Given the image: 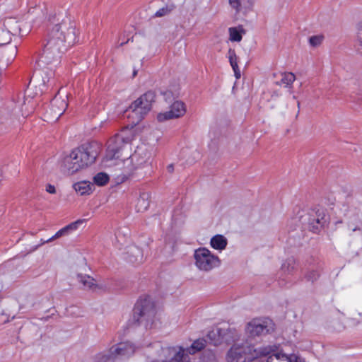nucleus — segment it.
I'll return each mask as SVG.
<instances>
[{
	"label": "nucleus",
	"mask_w": 362,
	"mask_h": 362,
	"mask_svg": "<svg viewBox=\"0 0 362 362\" xmlns=\"http://www.w3.org/2000/svg\"><path fill=\"white\" fill-rule=\"evenodd\" d=\"M17 54V46L8 45L0 47V69H5L11 64Z\"/></svg>",
	"instance_id": "f3484780"
},
{
	"label": "nucleus",
	"mask_w": 362,
	"mask_h": 362,
	"mask_svg": "<svg viewBox=\"0 0 362 362\" xmlns=\"http://www.w3.org/2000/svg\"><path fill=\"white\" fill-rule=\"evenodd\" d=\"M233 70L234 71L235 78H240V71L239 67L237 66V69H233Z\"/></svg>",
	"instance_id": "a19ab883"
},
{
	"label": "nucleus",
	"mask_w": 362,
	"mask_h": 362,
	"mask_svg": "<svg viewBox=\"0 0 362 362\" xmlns=\"http://www.w3.org/2000/svg\"><path fill=\"white\" fill-rule=\"evenodd\" d=\"M154 156L155 151L153 148L146 146L138 147L134 154L117 163L121 170L117 175V181L123 182L130 177L136 170L151 167Z\"/></svg>",
	"instance_id": "20e7f679"
},
{
	"label": "nucleus",
	"mask_w": 362,
	"mask_h": 362,
	"mask_svg": "<svg viewBox=\"0 0 362 362\" xmlns=\"http://www.w3.org/2000/svg\"><path fill=\"white\" fill-rule=\"evenodd\" d=\"M194 265L201 272H210L218 267L219 257L206 247H199L194 252Z\"/></svg>",
	"instance_id": "6e6552de"
},
{
	"label": "nucleus",
	"mask_w": 362,
	"mask_h": 362,
	"mask_svg": "<svg viewBox=\"0 0 362 362\" xmlns=\"http://www.w3.org/2000/svg\"><path fill=\"white\" fill-rule=\"evenodd\" d=\"M255 349L253 346L245 344H234L228 351L226 360L228 362H243L249 352Z\"/></svg>",
	"instance_id": "2eb2a0df"
},
{
	"label": "nucleus",
	"mask_w": 362,
	"mask_h": 362,
	"mask_svg": "<svg viewBox=\"0 0 362 362\" xmlns=\"http://www.w3.org/2000/svg\"><path fill=\"white\" fill-rule=\"evenodd\" d=\"M109 175L105 173H98L93 177V182L98 186H103L109 181Z\"/></svg>",
	"instance_id": "7c9ffc66"
},
{
	"label": "nucleus",
	"mask_w": 362,
	"mask_h": 362,
	"mask_svg": "<svg viewBox=\"0 0 362 362\" xmlns=\"http://www.w3.org/2000/svg\"><path fill=\"white\" fill-rule=\"evenodd\" d=\"M154 100L155 93L153 91H148L132 103L129 107L132 111V117H136L134 123H139L144 118L150 111Z\"/></svg>",
	"instance_id": "1a4fd4ad"
},
{
	"label": "nucleus",
	"mask_w": 362,
	"mask_h": 362,
	"mask_svg": "<svg viewBox=\"0 0 362 362\" xmlns=\"http://www.w3.org/2000/svg\"><path fill=\"white\" fill-rule=\"evenodd\" d=\"M163 96H164V98L165 100H168V99H170L172 96V93L171 91H169V90H167L165 92L163 93Z\"/></svg>",
	"instance_id": "ea45409f"
},
{
	"label": "nucleus",
	"mask_w": 362,
	"mask_h": 362,
	"mask_svg": "<svg viewBox=\"0 0 362 362\" xmlns=\"http://www.w3.org/2000/svg\"><path fill=\"white\" fill-rule=\"evenodd\" d=\"M83 223L82 220H77L76 221L72 222L65 227L59 230L53 236L44 241L43 243H49L57 238L62 236L68 235L70 233L77 230L78 226Z\"/></svg>",
	"instance_id": "aec40b11"
},
{
	"label": "nucleus",
	"mask_w": 362,
	"mask_h": 362,
	"mask_svg": "<svg viewBox=\"0 0 362 362\" xmlns=\"http://www.w3.org/2000/svg\"><path fill=\"white\" fill-rule=\"evenodd\" d=\"M99 147L95 143L82 144L73 149L62 160V170L69 175H73L78 171L93 164L99 153Z\"/></svg>",
	"instance_id": "7ed1b4c3"
},
{
	"label": "nucleus",
	"mask_w": 362,
	"mask_h": 362,
	"mask_svg": "<svg viewBox=\"0 0 362 362\" xmlns=\"http://www.w3.org/2000/svg\"><path fill=\"white\" fill-rule=\"evenodd\" d=\"M299 221L302 223L307 222L310 229L314 233H317L325 225L327 218L323 211H311L305 215H300Z\"/></svg>",
	"instance_id": "9b49d317"
},
{
	"label": "nucleus",
	"mask_w": 362,
	"mask_h": 362,
	"mask_svg": "<svg viewBox=\"0 0 362 362\" xmlns=\"http://www.w3.org/2000/svg\"><path fill=\"white\" fill-rule=\"evenodd\" d=\"M356 28H357V30H358V35L359 41L361 44V47L358 49V52L359 53H362V21H360L358 23Z\"/></svg>",
	"instance_id": "e433bc0d"
},
{
	"label": "nucleus",
	"mask_w": 362,
	"mask_h": 362,
	"mask_svg": "<svg viewBox=\"0 0 362 362\" xmlns=\"http://www.w3.org/2000/svg\"><path fill=\"white\" fill-rule=\"evenodd\" d=\"M93 184L86 180L79 181L73 185V188L80 196L88 195L92 192Z\"/></svg>",
	"instance_id": "5701e85b"
},
{
	"label": "nucleus",
	"mask_w": 362,
	"mask_h": 362,
	"mask_svg": "<svg viewBox=\"0 0 362 362\" xmlns=\"http://www.w3.org/2000/svg\"><path fill=\"white\" fill-rule=\"evenodd\" d=\"M272 328L269 319H254L246 326V332L251 336H259L267 333Z\"/></svg>",
	"instance_id": "f8f14e48"
},
{
	"label": "nucleus",
	"mask_w": 362,
	"mask_h": 362,
	"mask_svg": "<svg viewBox=\"0 0 362 362\" xmlns=\"http://www.w3.org/2000/svg\"><path fill=\"white\" fill-rule=\"evenodd\" d=\"M116 361L112 347L97 353L93 358V362H115Z\"/></svg>",
	"instance_id": "412c9836"
},
{
	"label": "nucleus",
	"mask_w": 362,
	"mask_h": 362,
	"mask_svg": "<svg viewBox=\"0 0 362 362\" xmlns=\"http://www.w3.org/2000/svg\"><path fill=\"white\" fill-rule=\"evenodd\" d=\"M149 199V192L143 191L139 193V197L136 199V203L135 206L137 212H143L148 208Z\"/></svg>",
	"instance_id": "b1692460"
},
{
	"label": "nucleus",
	"mask_w": 362,
	"mask_h": 362,
	"mask_svg": "<svg viewBox=\"0 0 362 362\" xmlns=\"http://www.w3.org/2000/svg\"><path fill=\"white\" fill-rule=\"evenodd\" d=\"M204 346L205 340L203 339H199L195 340L189 348L185 349V353L187 352V354H194L196 352L204 349Z\"/></svg>",
	"instance_id": "c85d7f7f"
},
{
	"label": "nucleus",
	"mask_w": 362,
	"mask_h": 362,
	"mask_svg": "<svg viewBox=\"0 0 362 362\" xmlns=\"http://www.w3.org/2000/svg\"><path fill=\"white\" fill-rule=\"evenodd\" d=\"M111 347L112 348L117 360H119L130 358L140 348V346L127 341L117 343Z\"/></svg>",
	"instance_id": "ddd939ff"
},
{
	"label": "nucleus",
	"mask_w": 362,
	"mask_h": 362,
	"mask_svg": "<svg viewBox=\"0 0 362 362\" xmlns=\"http://www.w3.org/2000/svg\"><path fill=\"white\" fill-rule=\"evenodd\" d=\"M230 6L236 12H240L242 9L241 0H228Z\"/></svg>",
	"instance_id": "72a5a7b5"
},
{
	"label": "nucleus",
	"mask_w": 362,
	"mask_h": 362,
	"mask_svg": "<svg viewBox=\"0 0 362 362\" xmlns=\"http://www.w3.org/2000/svg\"><path fill=\"white\" fill-rule=\"evenodd\" d=\"M186 107L183 102L180 100L175 101L170 107V110L164 112H160L157 115V119L159 122H165L171 119L178 118L185 115Z\"/></svg>",
	"instance_id": "4468645a"
},
{
	"label": "nucleus",
	"mask_w": 362,
	"mask_h": 362,
	"mask_svg": "<svg viewBox=\"0 0 362 362\" xmlns=\"http://www.w3.org/2000/svg\"><path fill=\"white\" fill-rule=\"evenodd\" d=\"M228 240L223 235L217 234L213 236L210 240L211 247L216 250L222 251L226 249Z\"/></svg>",
	"instance_id": "393cba45"
},
{
	"label": "nucleus",
	"mask_w": 362,
	"mask_h": 362,
	"mask_svg": "<svg viewBox=\"0 0 362 362\" xmlns=\"http://www.w3.org/2000/svg\"><path fill=\"white\" fill-rule=\"evenodd\" d=\"M133 315L135 321L144 323L146 328L156 327V310L151 296L144 295L138 299L134 308Z\"/></svg>",
	"instance_id": "0eeeda50"
},
{
	"label": "nucleus",
	"mask_w": 362,
	"mask_h": 362,
	"mask_svg": "<svg viewBox=\"0 0 362 362\" xmlns=\"http://www.w3.org/2000/svg\"><path fill=\"white\" fill-rule=\"evenodd\" d=\"M167 170L169 173H173L174 170V165L170 164L167 166Z\"/></svg>",
	"instance_id": "79ce46f5"
},
{
	"label": "nucleus",
	"mask_w": 362,
	"mask_h": 362,
	"mask_svg": "<svg viewBox=\"0 0 362 362\" xmlns=\"http://www.w3.org/2000/svg\"><path fill=\"white\" fill-rule=\"evenodd\" d=\"M237 336L236 330L228 327H216L207 334L210 343L214 346H218L222 343L229 344L235 341Z\"/></svg>",
	"instance_id": "9d476101"
},
{
	"label": "nucleus",
	"mask_w": 362,
	"mask_h": 362,
	"mask_svg": "<svg viewBox=\"0 0 362 362\" xmlns=\"http://www.w3.org/2000/svg\"><path fill=\"white\" fill-rule=\"evenodd\" d=\"M319 276L320 274L318 271L313 269L308 272L305 274V278L308 281L314 282L318 279Z\"/></svg>",
	"instance_id": "c9c22d12"
},
{
	"label": "nucleus",
	"mask_w": 362,
	"mask_h": 362,
	"mask_svg": "<svg viewBox=\"0 0 362 362\" xmlns=\"http://www.w3.org/2000/svg\"><path fill=\"white\" fill-rule=\"evenodd\" d=\"M169 12H170V9H168V7H163V8L158 9L155 13V16H156V17H161V16H163L166 15Z\"/></svg>",
	"instance_id": "4c0bfd02"
},
{
	"label": "nucleus",
	"mask_w": 362,
	"mask_h": 362,
	"mask_svg": "<svg viewBox=\"0 0 362 362\" xmlns=\"http://www.w3.org/2000/svg\"><path fill=\"white\" fill-rule=\"evenodd\" d=\"M11 40V34L6 29L0 27V47L8 46Z\"/></svg>",
	"instance_id": "c756f323"
},
{
	"label": "nucleus",
	"mask_w": 362,
	"mask_h": 362,
	"mask_svg": "<svg viewBox=\"0 0 362 362\" xmlns=\"http://www.w3.org/2000/svg\"><path fill=\"white\" fill-rule=\"evenodd\" d=\"M133 138V132L128 128H125L116 134L107 142L105 159L107 161L116 160V165H117V163L122 160L120 157L122 156L123 151L130 148Z\"/></svg>",
	"instance_id": "423d86ee"
},
{
	"label": "nucleus",
	"mask_w": 362,
	"mask_h": 362,
	"mask_svg": "<svg viewBox=\"0 0 362 362\" xmlns=\"http://www.w3.org/2000/svg\"><path fill=\"white\" fill-rule=\"evenodd\" d=\"M229 40L231 42H239L243 39V35L245 34V30L243 25H240L235 27L228 28Z\"/></svg>",
	"instance_id": "a878e982"
},
{
	"label": "nucleus",
	"mask_w": 362,
	"mask_h": 362,
	"mask_svg": "<svg viewBox=\"0 0 362 362\" xmlns=\"http://www.w3.org/2000/svg\"><path fill=\"white\" fill-rule=\"evenodd\" d=\"M45 190L49 194H55L56 188L54 185L48 184L46 185Z\"/></svg>",
	"instance_id": "58836bf2"
},
{
	"label": "nucleus",
	"mask_w": 362,
	"mask_h": 362,
	"mask_svg": "<svg viewBox=\"0 0 362 362\" xmlns=\"http://www.w3.org/2000/svg\"><path fill=\"white\" fill-rule=\"evenodd\" d=\"M169 354L172 356L171 358L168 361H164L163 362H185V349L182 346H174L169 348Z\"/></svg>",
	"instance_id": "4be33fe9"
},
{
	"label": "nucleus",
	"mask_w": 362,
	"mask_h": 362,
	"mask_svg": "<svg viewBox=\"0 0 362 362\" xmlns=\"http://www.w3.org/2000/svg\"><path fill=\"white\" fill-rule=\"evenodd\" d=\"M228 57L229 59L230 64L233 69H237L238 65V57L233 49L230 48L228 52Z\"/></svg>",
	"instance_id": "473e14b6"
},
{
	"label": "nucleus",
	"mask_w": 362,
	"mask_h": 362,
	"mask_svg": "<svg viewBox=\"0 0 362 362\" xmlns=\"http://www.w3.org/2000/svg\"><path fill=\"white\" fill-rule=\"evenodd\" d=\"M243 362H301L296 354H286L276 344L257 348L249 352Z\"/></svg>",
	"instance_id": "39448f33"
},
{
	"label": "nucleus",
	"mask_w": 362,
	"mask_h": 362,
	"mask_svg": "<svg viewBox=\"0 0 362 362\" xmlns=\"http://www.w3.org/2000/svg\"><path fill=\"white\" fill-rule=\"evenodd\" d=\"M298 267V263L293 257L287 258L281 265V270L288 274H292Z\"/></svg>",
	"instance_id": "cd10ccee"
},
{
	"label": "nucleus",
	"mask_w": 362,
	"mask_h": 362,
	"mask_svg": "<svg viewBox=\"0 0 362 362\" xmlns=\"http://www.w3.org/2000/svg\"><path fill=\"white\" fill-rule=\"evenodd\" d=\"M128 252H130V255L128 257V261L129 262L139 264L142 262L143 252L139 247L132 245L129 247Z\"/></svg>",
	"instance_id": "bb28decb"
},
{
	"label": "nucleus",
	"mask_w": 362,
	"mask_h": 362,
	"mask_svg": "<svg viewBox=\"0 0 362 362\" xmlns=\"http://www.w3.org/2000/svg\"><path fill=\"white\" fill-rule=\"evenodd\" d=\"M35 105L33 98H25L23 93L18 94L0 118L1 130L6 131L19 127L34 111Z\"/></svg>",
	"instance_id": "f03ea898"
},
{
	"label": "nucleus",
	"mask_w": 362,
	"mask_h": 362,
	"mask_svg": "<svg viewBox=\"0 0 362 362\" xmlns=\"http://www.w3.org/2000/svg\"><path fill=\"white\" fill-rule=\"evenodd\" d=\"M323 40V37L322 35H315L312 36L309 38V43L313 47L319 46Z\"/></svg>",
	"instance_id": "f704fd0d"
},
{
	"label": "nucleus",
	"mask_w": 362,
	"mask_h": 362,
	"mask_svg": "<svg viewBox=\"0 0 362 362\" xmlns=\"http://www.w3.org/2000/svg\"><path fill=\"white\" fill-rule=\"evenodd\" d=\"M5 28L13 35H24L29 30L28 27L23 25L22 22L18 21L15 18H8L6 19L4 24Z\"/></svg>",
	"instance_id": "a211bd4d"
},
{
	"label": "nucleus",
	"mask_w": 362,
	"mask_h": 362,
	"mask_svg": "<svg viewBox=\"0 0 362 362\" xmlns=\"http://www.w3.org/2000/svg\"><path fill=\"white\" fill-rule=\"evenodd\" d=\"M127 42H128V40L127 41ZM125 43H126V42H121V43H119V44L118 45V46H122V45H123L124 44H125Z\"/></svg>",
	"instance_id": "37998d69"
},
{
	"label": "nucleus",
	"mask_w": 362,
	"mask_h": 362,
	"mask_svg": "<svg viewBox=\"0 0 362 362\" xmlns=\"http://www.w3.org/2000/svg\"><path fill=\"white\" fill-rule=\"evenodd\" d=\"M295 80L296 76L292 72H287L283 74L281 83L284 85L285 87L291 88Z\"/></svg>",
	"instance_id": "2f4dec72"
},
{
	"label": "nucleus",
	"mask_w": 362,
	"mask_h": 362,
	"mask_svg": "<svg viewBox=\"0 0 362 362\" xmlns=\"http://www.w3.org/2000/svg\"><path fill=\"white\" fill-rule=\"evenodd\" d=\"M27 18L35 26L47 23L46 43L37 62L38 69L35 70L30 81V85L38 88L39 92L42 93L55 85L53 68L59 63L62 54L77 40L76 25L69 18L62 14L47 16L45 4L30 7Z\"/></svg>",
	"instance_id": "f257e3e1"
},
{
	"label": "nucleus",
	"mask_w": 362,
	"mask_h": 362,
	"mask_svg": "<svg viewBox=\"0 0 362 362\" xmlns=\"http://www.w3.org/2000/svg\"><path fill=\"white\" fill-rule=\"evenodd\" d=\"M67 106L66 101L59 95H56L51 100L49 110L47 111V115H51V120L57 121L64 114Z\"/></svg>",
	"instance_id": "dca6fc26"
},
{
	"label": "nucleus",
	"mask_w": 362,
	"mask_h": 362,
	"mask_svg": "<svg viewBox=\"0 0 362 362\" xmlns=\"http://www.w3.org/2000/svg\"><path fill=\"white\" fill-rule=\"evenodd\" d=\"M78 281L83 285L85 289L97 292L104 289V286L97 284L95 280L88 275L78 274Z\"/></svg>",
	"instance_id": "6ab92c4d"
}]
</instances>
